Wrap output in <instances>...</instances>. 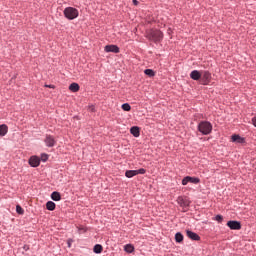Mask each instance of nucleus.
<instances>
[{"label":"nucleus","instance_id":"412c9836","mask_svg":"<svg viewBox=\"0 0 256 256\" xmlns=\"http://www.w3.org/2000/svg\"><path fill=\"white\" fill-rule=\"evenodd\" d=\"M93 251H94V253H97V254L102 253L103 252V246H101V244H96L94 246Z\"/></svg>","mask_w":256,"mask_h":256},{"label":"nucleus","instance_id":"393cba45","mask_svg":"<svg viewBox=\"0 0 256 256\" xmlns=\"http://www.w3.org/2000/svg\"><path fill=\"white\" fill-rule=\"evenodd\" d=\"M123 111H131V105L129 103H125L122 105Z\"/></svg>","mask_w":256,"mask_h":256},{"label":"nucleus","instance_id":"cd10ccee","mask_svg":"<svg viewBox=\"0 0 256 256\" xmlns=\"http://www.w3.org/2000/svg\"><path fill=\"white\" fill-rule=\"evenodd\" d=\"M215 220L218 221V223H221V221H223V216L222 215H216Z\"/></svg>","mask_w":256,"mask_h":256},{"label":"nucleus","instance_id":"6ab92c4d","mask_svg":"<svg viewBox=\"0 0 256 256\" xmlns=\"http://www.w3.org/2000/svg\"><path fill=\"white\" fill-rule=\"evenodd\" d=\"M175 241L176 243H183V234H181L180 232H177L175 234Z\"/></svg>","mask_w":256,"mask_h":256},{"label":"nucleus","instance_id":"423d86ee","mask_svg":"<svg viewBox=\"0 0 256 256\" xmlns=\"http://www.w3.org/2000/svg\"><path fill=\"white\" fill-rule=\"evenodd\" d=\"M44 142L46 144V147H55V138L51 135H46Z\"/></svg>","mask_w":256,"mask_h":256},{"label":"nucleus","instance_id":"7c9ffc66","mask_svg":"<svg viewBox=\"0 0 256 256\" xmlns=\"http://www.w3.org/2000/svg\"><path fill=\"white\" fill-rule=\"evenodd\" d=\"M73 243V239H68L67 240V245L68 247H71V244Z\"/></svg>","mask_w":256,"mask_h":256},{"label":"nucleus","instance_id":"5701e85b","mask_svg":"<svg viewBox=\"0 0 256 256\" xmlns=\"http://www.w3.org/2000/svg\"><path fill=\"white\" fill-rule=\"evenodd\" d=\"M189 179V183H194L195 185H197V183H199V178H195V177H190L188 176Z\"/></svg>","mask_w":256,"mask_h":256},{"label":"nucleus","instance_id":"72a5a7b5","mask_svg":"<svg viewBox=\"0 0 256 256\" xmlns=\"http://www.w3.org/2000/svg\"><path fill=\"white\" fill-rule=\"evenodd\" d=\"M23 249H24V251H29V246L28 245H24Z\"/></svg>","mask_w":256,"mask_h":256},{"label":"nucleus","instance_id":"473e14b6","mask_svg":"<svg viewBox=\"0 0 256 256\" xmlns=\"http://www.w3.org/2000/svg\"><path fill=\"white\" fill-rule=\"evenodd\" d=\"M45 87H49V89H55L54 85H45Z\"/></svg>","mask_w":256,"mask_h":256},{"label":"nucleus","instance_id":"f3484780","mask_svg":"<svg viewBox=\"0 0 256 256\" xmlns=\"http://www.w3.org/2000/svg\"><path fill=\"white\" fill-rule=\"evenodd\" d=\"M52 201H61V194L59 192H53L51 194Z\"/></svg>","mask_w":256,"mask_h":256},{"label":"nucleus","instance_id":"f257e3e1","mask_svg":"<svg viewBox=\"0 0 256 256\" xmlns=\"http://www.w3.org/2000/svg\"><path fill=\"white\" fill-rule=\"evenodd\" d=\"M198 131L202 133V135H209L211 131H213V125L210 122L202 121L198 124Z\"/></svg>","mask_w":256,"mask_h":256},{"label":"nucleus","instance_id":"39448f33","mask_svg":"<svg viewBox=\"0 0 256 256\" xmlns=\"http://www.w3.org/2000/svg\"><path fill=\"white\" fill-rule=\"evenodd\" d=\"M29 165L31 167H39V165H41V159L37 156H31L29 159Z\"/></svg>","mask_w":256,"mask_h":256},{"label":"nucleus","instance_id":"a878e982","mask_svg":"<svg viewBox=\"0 0 256 256\" xmlns=\"http://www.w3.org/2000/svg\"><path fill=\"white\" fill-rule=\"evenodd\" d=\"M147 171L143 168L136 170V175H145Z\"/></svg>","mask_w":256,"mask_h":256},{"label":"nucleus","instance_id":"c756f323","mask_svg":"<svg viewBox=\"0 0 256 256\" xmlns=\"http://www.w3.org/2000/svg\"><path fill=\"white\" fill-rule=\"evenodd\" d=\"M88 110L91 111L92 113H94L95 106L94 105L89 106Z\"/></svg>","mask_w":256,"mask_h":256},{"label":"nucleus","instance_id":"dca6fc26","mask_svg":"<svg viewBox=\"0 0 256 256\" xmlns=\"http://www.w3.org/2000/svg\"><path fill=\"white\" fill-rule=\"evenodd\" d=\"M137 175V171L136 170H127L125 172V176L128 178V179H131L132 177H135Z\"/></svg>","mask_w":256,"mask_h":256},{"label":"nucleus","instance_id":"f704fd0d","mask_svg":"<svg viewBox=\"0 0 256 256\" xmlns=\"http://www.w3.org/2000/svg\"><path fill=\"white\" fill-rule=\"evenodd\" d=\"M133 4H134V5H139V1L133 0Z\"/></svg>","mask_w":256,"mask_h":256},{"label":"nucleus","instance_id":"f8f14e48","mask_svg":"<svg viewBox=\"0 0 256 256\" xmlns=\"http://www.w3.org/2000/svg\"><path fill=\"white\" fill-rule=\"evenodd\" d=\"M9 131V127L7 125L2 124L0 125V137H5Z\"/></svg>","mask_w":256,"mask_h":256},{"label":"nucleus","instance_id":"2f4dec72","mask_svg":"<svg viewBox=\"0 0 256 256\" xmlns=\"http://www.w3.org/2000/svg\"><path fill=\"white\" fill-rule=\"evenodd\" d=\"M252 124L256 127V116L252 118Z\"/></svg>","mask_w":256,"mask_h":256},{"label":"nucleus","instance_id":"ddd939ff","mask_svg":"<svg viewBox=\"0 0 256 256\" xmlns=\"http://www.w3.org/2000/svg\"><path fill=\"white\" fill-rule=\"evenodd\" d=\"M232 142L233 143H245V138H242L241 136L234 134V135H232Z\"/></svg>","mask_w":256,"mask_h":256},{"label":"nucleus","instance_id":"9d476101","mask_svg":"<svg viewBox=\"0 0 256 256\" xmlns=\"http://www.w3.org/2000/svg\"><path fill=\"white\" fill-rule=\"evenodd\" d=\"M178 203L181 207H189V205H191V201L183 197H178Z\"/></svg>","mask_w":256,"mask_h":256},{"label":"nucleus","instance_id":"7ed1b4c3","mask_svg":"<svg viewBox=\"0 0 256 256\" xmlns=\"http://www.w3.org/2000/svg\"><path fill=\"white\" fill-rule=\"evenodd\" d=\"M149 39L157 43L163 39V32L160 30H151Z\"/></svg>","mask_w":256,"mask_h":256},{"label":"nucleus","instance_id":"bb28decb","mask_svg":"<svg viewBox=\"0 0 256 256\" xmlns=\"http://www.w3.org/2000/svg\"><path fill=\"white\" fill-rule=\"evenodd\" d=\"M189 176H186L185 178H183L182 180V185H187V183H189Z\"/></svg>","mask_w":256,"mask_h":256},{"label":"nucleus","instance_id":"4468645a","mask_svg":"<svg viewBox=\"0 0 256 256\" xmlns=\"http://www.w3.org/2000/svg\"><path fill=\"white\" fill-rule=\"evenodd\" d=\"M130 133L134 136V137H139V135H141L140 131H139V127L137 126H133L130 129Z\"/></svg>","mask_w":256,"mask_h":256},{"label":"nucleus","instance_id":"b1692460","mask_svg":"<svg viewBox=\"0 0 256 256\" xmlns=\"http://www.w3.org/2000/svg\"><path fill=\"white\" fill-rule=\"evenodd\" d=\"M16 213H18V215H23V213H25V210H23L21 206L17 205Z\"/></svg>","mask_w":256,"mask_h":256},{"label":"nucleus","instance_id":"6e6552de","mask_svg":"<svg viewBox=\"0 0 256 256\" xmlns=\"http://www.w3.org/2000/svg\"><path fill=\"white\" fill-rule=\"evenodd\" d=\"M104 51L106 53H119V48L117 45H107L105 46Z\"/></svg>","mask_w":256,"mask_h":256},{"label":"nucleus","instance_id":"2eb2a0df","mask_svg":"<svg viewBox=\"0 0 256 256\" xmlns=\"http://www.w3.org/2000/svg\"><path fill=\"white\" fill-rule=\"evenodd\" d=\"M80 87H79V84L77 83H72L70 84L69 86V90L72 91V93H77V91H79Z\"/></svg>","mask_w":256,"mask_h":256},{"label":"nucleus","instance_id":"9b49d317","mask_svg":"<svg viewBox=\"0 0 256 256\" xmlns=\"http://www.w3.org/2000/svg\"><path fill=\"white\" fill-rule=\"evenodd\" d=\"M190 77L191 79H193L194 81H199L201 79V72H199L198 70H193L190 73Z\"/></svg>","mask_w":256,"mask_h":256},{"label":"nucleus","instance_id":"c85d7f7f","mask_svg":"<svg viewBox=\"0 0 256 256\" xmlns=\"http://www.w3.org/2000/svg\"><path fill=\"white\" fill-rule=\"evenodd\" d=\"M41 159L42 161H47L49 159V156L47 154H42Z\"/></svg>","mask_w":256,"mask_h":256},{"label":"nucleus","instance_id":"0eeeda50","mask_svg":"<svg viewBox=\"0 0 256 256\" xmlns=\"http://www.w3.org/2000/svg\"><path fill=\"white\" fill-rule=\"evenodd\" d=\"M186 235L189 239H192V241H200L201 240V237L199 236V234H197L193 231L187 230Z\"/></svg>","mask_w":256,"mask_h":256},{"label":"nucleus","instance_id":"4be33fe9","mask_svg":"<svg viewBox=\"0 0 256 256\" xmlns=\"http://www.w3.org/2000/svg\"><path fill=\"white\" fill-rule=\"evenodd\" d=\"M145 75H147L148 77H155V72L151 69H146L144 71Z\"/></svg>","mask_w":256,"mask_h":256},{"label":"nucleus","instance_id":"20e7f679","mask_svg":"<svg viewBox=\"0 0 256 256\" xmlns=\"http://www.w3.org/2000/svg\"><path fill=\"white\" fill-rule=\"evenodd\" d=\"M227 227H229V229H232L233 231H239L241 229V222L230 220L227 222Z\"/></svg>","mask_w":256,"mask_h":256},{"label":"nucleus","instance_id":"aec40b11","mask_svg":"<svg viewBox=\"0 0 256 256\" xmlns=\"http://www.w3.org/2000/svg\"><path fill=\"white\" fill-rule=\"evenodd\" d=\"M124 250L126 253H133V251H135V247H133L131 244H127L124 246Z\"/></svg>","mask_w":256,"mask_h":256},{"label":"nucleus","instance_id":"1a4fd4ad","mask_svg":"<svg viewBox=\"0 0 256 256\" xmlns=\"http://www.w3.org/2000/svg\"><path fill=\"white\" fill-rule=\"evenodd\" d=\"M201 77H202L203 85H207V83L211 81V73H209V71L202 72Z\"/></svg>","mask_w":256,"mask_h":256},{"label":"nucleus","instance_id":"f03ea898","mask_svg":"<svg viewBox=\"0 0 256 256\" xmlns=\"http://www.w3.org/2000/svg\"><path fill=\"white\" fill-rule=\"evenodd\" d=\"M64 16L66 19H70V21H72L73 19H77L79 17V10L73 7H67L64 9Z\"/></svg>","mask_w":256,"mask_h":256},{"label":"nucleus","instance_id":"a211bd4d","mask_svg":"<svg viewBox=\"0 0 256 256\" xmlns=\"http://www.w3.org/2000/svg\"><path fill=\"white\" fill-rule=\"evenodd\" d=\"M46 208L48 209V211H55V202L48 201L46 203Z\"/></svg>","mask_w":256,"mask_h":256}]
</instances>
